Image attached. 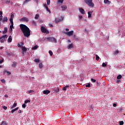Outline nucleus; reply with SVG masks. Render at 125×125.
Returning <instances> with one entry per match:
<instances>
[{
	"mask_svg": "<svg viewBox=\"0 0 125 125\" xmlns=\"http://www.w3.org/2000/svg\"><path fill=\"white\" fill-rule=\"evenodd\" d=\"M46 1L47 5H49L50 4V0H47Z\"/></svg>",
	"mask_w": 125,
	"mask_h": 125,
	"instance_id": "obj_38",
	"label": "nucleus"
},
{
	"mask_svg": "<svg viewBox=\"0 0 125 125\" xmlns=\"http://www.w3.org/2000/svg\"><path fill=\"white\" fill-rule=\"evenodd\" d=\"M61 8L62 9V10H66V9H67V6L63 5L61 6Z\"/></svg>",
	"mask_w": 125,
	"mask_h": 125,
	"instance_id": "obj_21",
	"label": "nucleus"
},
{
	"mask_svg": "<svg viewBox=\"0 0 125 125\" xmlns=\"http://www.w3.org/2000/svg\"><path fill=\"white\" fill-rule=\"evenodd\" d=\"M12 42V37L10 36L8 39V42Z\"/></svg>",
	"mask_w": 125,
	"mask_h": 125,
	"instance_id": "obj_17",
	"label": "nucleus"
},
{
	"mask_svg": "<svg viewBox=\"0 0 125 125\" xmlns=\"http://www.w3.org/2000/svg\"><path fill=\"white\" fill-rule=\"evenodd\" d=\"M18 113L19 114H21V113H22V110H19Z\"/></svg>",
	"mask_w": 125,
	"mask_h": 125,
	"instance_id": "obj_54",
	"label": "nucleus"
},
{
	"mask_svg": "<svg viewBox=\"0 0 125 125\" xmlns=\"http://www.w3.org/2000/svg\"><path fill=\"white\" fill-rule=\"evenodd\" d=\"M44 7H45V8H46V7H48L47 6H46V4H44Z\"/></svg>",
	"mask_w": 125,
	"mask_h": 125,
	"instance_id": "obj_61",
	"label": "nucleus"
},
{
	"mask_svg": "<svg viewBox=\"0 0 125 125\" xmlns=\"http://www.w3.org/2000/svg\"><path fill=\"white\" fill-rule=\"evenodd\" d=\"M10 22H13V19L10 18Z\"/></svg>",
	"mask_w": 125,
	"mask_h": 125,
	"instance_id": "obj_53",
	"label": "nucleus"
},
{
	"mask_svg": "<svg viewBox=\"0 0 125 125\" xmlns=\"http://www.w3.org/2000/svg\"><path fill=\"white\" fill-rule=\"evenodd\" d=\"M92 13H93V11H89L88 12V18H91V15H92Z\"/></svg>",
	"mask_w": 125,
	"mask_h": 125,
	"instance_id": "obj_10",
	"label": "nucleus"
},
{
	"mask_svg": "<svg viewBox=\"0 0 125 125\" xmlns=\"http://www.w3.org/2000/svg\"><path fill=\"white\" fill-rule=\"evenodd\" d=\"M67 88L68 89H69V86L66 85V86H64V87H62V90H63V91H66V90H67Z\"/></svg>",
	"mask_w": 125,
	"mask_h": 125,
	"instance_id": "obj_15",
	"label": "nucleus"
},
{
	"mask_svg": "<svg viewBox=\"0 0 125 125\" xmlns=\"http://www.w3.org/2000/svg\"><path fill=\"white\" fill-rule=\"evenodd\" d=\"M1 83H5V80H4V79H2L1 80Z\"/></svg>",
	"mask_w": 125,
	"mask_h": 125,
	"instance_id": "obj_46",
	"label": "nucleus"
},
{
	"mask_svg": "<svg viewBox=\"0 0 125 125\" xmlns=\"http://www.w3.org/2000/svg\"><path fill=\"white\" fill-rule=\"evenodd\" d=\"M7 35H3L1 37V43H3L4 42H6V39H7Z\"/></svg>",
	"mask_w": 125,
	"mask_h": 125,
	"instance_id": "obj_4",
	"label": "nucleus"
},
{
	"mask_svg": "<svg viewBox=\"0 0 125 125\" xmlns=\"http://www.w3.org/2000/svg\"><path fill=\"white\" fill-rule=\"evenodd\" d=\"M6 54H7V55H8V56H10V55H11V54H10V53H9V52H6Z\"/></svg>",
	"mask_w": 125,
	"mask_h": 125,
	"instance_id": "obj_48",
	"label": "nucleus"
},
{
	"mask_svg": "<svg viewBox=\"0 0 125 125\" xmlns=\"http://www.w3.org/2000/svg\"><path fill=\"white\" fill-rule=\"evenodd\" d=\"M8 21V19L7 18V17H5L2 19V22H3V23H4V22H7Z\"/></svg>",
	"mask_w": 125,
	"mask_h": 125,
	"instance_id": "obj_11",
	"label": "nucleus"
},
{
	"mask_svg": "<svg viewBox=\"0 0 125 125\" xmlns=\"http://www.w3.org/2000/svg\"><path fill=\"white\" fill-rule=\"evenodd\" d=\"M61 21V20H60L59 18L56 19V23H59Z\"/></svg>",
	"mask_w": 125,
	"mask_h": 125,
	"instance_id": "obj_25",
	"label": "nucleus"
},
{
	"mask_svg": "<svg viewBox=\"0 0 125 125\" xmlns=\"http://www.w3.org/2000/svg\"><path fill=\"white\" fill-rule=\"evenodd\" d=\"M13 25H14V23H13V22H11V25H10V27L13 28Z\"/></svg>",
	"mask_w": 125,
	"mask_h": 125,
	"instance_id": "obj_47",
	"label": "nucleus"
},
{
	"mask_svg": "<svg viewBox=\"0 0 125 125\" xmlns=\"http://www.w3.org/2000/svg\"><path fill=\"white\" fill-rule=\"evenodd\" d=\"M120 82H121V80H117V83H120Z\"/></svg>",
	"mask_w": 125,
	"mask_h": 125,
	"instance_id": "obj_56",
	"label": "nucleus"
},
{
	"mask_svg": "<svg viewBox=\"0 0 125 125\" xmlns=\"http://www.w3.org/2000/svg\"><path fill=\"white\" fill-rule=\"evenodd\" d=\"M11 18H12V19H13V18H14V14H12L11 15Z\"/></svg>",
	"mask_w": 125,
	"mask_h": 125,
	"instance_id": "obj_51",
	"label": "nucleus"
},
{
	"mask_svg": "<svg viewBox=\"0 0 125 125\" xmlns=\"http://www.w3.org/2000/svg\"><path fill=\"white\" fill-rule=\"evenodd\" d=\"M73 47H74V44L73 43L69 44L67 46L68 49H71V48H73Z\"/></svg>",
	"mask_w": 125,
	"mask_h": 125,
	"instance_id": "obj_9",
	"label": "nucleus"
},
{
	"mask_svg": "<svg viewBox=\"0 0 125 125\" xmlns=\"http://www.w3.org/2000/svg\"><path fill=\"white\" fill-rule=\"evenodd\" d=\"M28 93H32L33 92H35V90H30L28 91Z\"/></svg>",
	"mask_w": 125,
	"mask_h": 125,
	"instance_id": "obj_35",
	"label": "nucleus"
},
{
	"mask_svg": "<svg viewBox=\"0 0 125 125\" xmlns=\"http://www.w3.org/2000/svg\"><path fill=\"white\" fill-rule=\"evenodd\" d=\"M38 48V45H35L32 47V50H35Z\"/></svg>",
	"mask_w": 125,
	"mask_h": 125,
	"instance_id": "obj_31",
	"label": "nucleus"
},
{
	"mask_svg": "<svg viewBox=\"0 0 125 125\" xmlns=\"http://www.w3.org/2000/svg\"><path fill=\"white\" fill-rule=\"evenodd\" d=\"M2 48H3V46L0 47V50H2Z\"/></svg>",
	"mask_w": 125,
	"mask_h": 125,
	"instance_id": "obj_63",
	"label": "nucleus"
},
{
	"mask_svg": "<svg viewBox=\"0 0 125 125\" xmlns=\"http://www.w3.org/2000/svg\"><path fill=\"white\" fill-rule=\"evenodd\" d=\"M113 107H116L117 106V104H113Z\"/></svg>",
	"mask_w": 125,
	"mask_h": 125,
	"instance_id": "obj_55",
	"label": "nucleus"
},
{
	"mask_svg": "<svg viewBox=\"0 0 125 125\" xmlns=\"http://www.w3.org/2000/svg\"><path fill=\"white\" fill-rule=\"evenodd\" d=\"M79 11L81 14H85V11H84V10H83V8H80Z\"/></svg>",
	"mask_w": 125,
	"mask_h": 125,
	"instance_id": "obj_8",
	"label": "nucleus"
},
{
	"mask_svg": "<svg viewBox=\"0 0 125 125\" xmlns=\"http://www.w3.org/2000/svg\"><path fill=\"white\" fill-rule=\"evenodd\" d=\"M6 125L7 124H6V122H5V121H2L0 125Z\"/></svg>",
	"mask_w": 125,
	"mask_h": 125,
	"instance_id": "obj_33",
	"label": "nucleus"
},
{
	"mask_svg": "<svg viewBox=\"0 0 125 125\" xmlns=\"http://www.w3.org/2000/svg\"><path fill=\"white\" fill-rule=\"evenodd\" d=\"M20 21H23V22H29V19L26 17H23L20 19Z\"/></svg>",
	"mask_w": 125,
	"mask_h": 125,
	"instance_id": "obj_6",
	"label": "nucleus"
},
{
	"mask_svg": "<svg viewBox=\"0 0 125 125\" xmlns=\"http://www.w3.org/2000/svg\"><path fill=\"white\" fill-rule=\"evenodd\" d=\"M32 24L33 25H34L35 26H37V23H36V21H32Z\"/></svg>",
	"mask_w": 125,
	"mask_h": 125,
	"instance_id": "obj_32",
	"label": "nucleus"
},
{
	"mask_svg": "<svg viewBox=\"0 0 125 125\" xmlns=\"http://www.w3.org/2000/svg\"><path fill=\"white\" fill-rule=\"evenodd\" d=\"M49 54H50V56H52V55H53V53L51 50L49 51Z\"/></svg>",
	"mask_w": 125,
	"mask_h": 125,
	"instance_id": "obj_34",
	"label": "nucleus"
},
{
	"mask_svg": "<svg viewBox=\"0 0 125 125\" xmlns=\"http://www.w3.org/2000/svg\"><path fill=\"white\" fill-rule=\"evenodd\" d=\"M41 32H42V33H43L44 34H45V33L48 34V33H49V32H48V30L45 29V27L43 26H41Z\"/></svg>",
	"mask_w": 125,
	"mask_h": 125,
	"instance_id": "obj_5",
	"label": "nucleus"
},
{
	"mask_svg": "<svg viewBox=\"0 0 125 125\" xmlns=\"http://www.w3.org/2000/svg\"><path fill=\"white\" fill-rule=\"evenodd\" d=\"M46 9L48 12H49V13H51V12H50V10H49V9L48 8V7H46Z\"/></svg>",
	"mask_w": 125,
	"mask_h": 125,
	"instance_id": "obj_44",
	"label": "nucleus"
},
{
	"mask_svg": "<svg viewBox=\"0 0 125 125\" xmlns=\"http://www.w3.org/2000/svg\"><path fill=\"white\" fill-rule=\"evenodd\" d=\"M17 106V103H14L12 106L11 107V109H13L14 108H15Z\"/></svg>",
	"mask_w": 125,
	"mask_h": 125,
	"instance_id": "obj_23",
	"label": "nucleus"
},
{
	"mask_svg": "<svg viewBox=\"0 0 125 125\" xmlns=\"http://www.w3.org/2000/svg\"><path fill=\"white\" fill-rule=\"evenodd\" d=\"M46 40L47 42H52L56 43L57 42V40L54 37H50L46 38Z\"/></svg>",
	"mask_w": 125,
	"mask_h": 125,
	"instance_id": "obj_3",
	"label": "nucleus"
},
{
	"mask_svg": "<svg viewBox=\"0 0 125 125\" xmlns=\"http://www.w3.org/2000/svg\"><path fill=\"white\" fill-rule=\"evenodd\" d=\"M49 26H50V27H53V25H52V24H49Z\"/></svg>",
	"mask_w": 125,
	"mask_h": 125,
	"instance_id": "obj_62",
	"label": "nucleus"
},
{
	"mask_svg": "<svg viewBox=\"0 0 125 125\" xmlns=\"http://www.w3.org/2000/svg\"><path fill=\"white\" fill-rule=\"evenodd\" d=\"M24 45V43L23 42H21L20 44H18V46L19 47H21Z\"/></svg>",
	"mask_w": 125,
	"mask_h": 125,
	"instance_id": "obj_24",
	"label": "nucleus"
},
{
	"mask_svg": "<svg viewBox=\"0 0 125 125\" xmlns=\"http://www.w3.org/2000/svg\"><path fill=\"white\" fill-rule=\"evenodd\" d=\"M13 28V27H11L10 26V28H9V33H12V28Z\"/></svg>",
	"mask_w": 125,
	"mask_h": 125,
	"instance_id": "obj_37",
	"label": "nucleus"
},
{
	"mask_svg": "<svg viewBox=\"0 0 125 125\" xmlns=\"http://www.w3.org/2000/svg\"><path fill=\"white\" fill-rule=\"evenodd\" d=\"M65 35H66L67 36H73V34H74V31H69L68 32H65Z\"/></svg>",
	"mask_w": 125,
	"mask_h": 125,
	"instance_id": "obj_7",
	"label": "nucleus"
},
{
	"mask_svg": "<svg viewBox=\"0 0 125 125\" xmlns=\"http://www.w3.org/2000/svg\"><path fill=\"white\" fill-rule=\"evenodd\" d=\"M2 108H3V109H4V110H7V107L5 106V105L2 106Z\"/></svg>",
	"mask_w": 125,
	"mask_h": 125,
	"instance_id": "obj_40",
	"label": "nucleus"
},
{
	"mask_svg": "<svg viewBox=\"0 0 125 125\" xmlns=\"http://www.w3.org/2000/svg\"><path fill=\"white\" fill-rule=\"evenodd\" d=\"M104 3H105V4H111V1H110L109 0H104Z\"/></svg>",
	"mask_w": 125,
	"mask_h": 125,
	"instance_id": "obj_12",
	"label": "nucleus"
},
{
	"mask_svg": "<svg viewBox=\"0 0 125 125\" xmlns=\"http://www.w3.org/2000/svg\"><path fill=\"white\" fill-rule=\"evenodd\" d=\"M3 61H4V60L2 59L1 61H0V64L3 63Z\"/></svg>",
	"mask_w": 125,
	"mask_h": 125,
	"instance_id": "obj_49",
	"label": "nucleus"
},
{
	"mask_svg": "<svg viewBox=\"0 0 125 125\" xmlns=\"http://www.w3.org/2000/svg\"><path fill=\"white\" fill-rule=\"evenodd\" d=\"M5 97H8V95L7 94L5 95Z\"/></svg>",
	"mask_w": 125,
	"mask_h": 125,
	"instance_id": "obj_64",
	"label": "nucleus"
},
{
	"mask_svg": "<svg viewBox=\"0 0 125 125\" xmlns=\"http://www.w3.org/2000/svg\"><path fill=\"white\" fill-rule=\"evenodd\" d=\"M22 108H24V109H25V108H26V104H23L22 105Z\"/></svg>",
	"mask_w": 125,
	"mask_h": 125,
	"instance_id": "obj_45",
	"label": "nucleus"
},
{
	"mask_svg": "<svg viewBox=\"0 0 125 125\" xmlns=\"http://www.w3.org/2000/svg\"><path fill=\"white\" fill-rule=\"evenodd\" d=\"M86 87H90V83H88V84L85 85Z\"/></svg>",
	"mask_w": 125,
	"mask_h": 125,
	"instance_id": "obj_42",
	"label": "nucleus"
},
{
	"mask_svg": "<svg viewBox=\"0 0 125 125\" xmlns=\"http://www.w3.org/2000/svg\"><path fill=\"white\" fill-rule=\"evenodd\" d=\"M119 52H120V51H119V50H117L116 51H114V52L113 53V55H118V54H119Z\"/></svg>",
	"mask_w": 125,
	"mask_h": 125,
	"instance_id": "obj_20",
	"label": "nucleus"
},
{
	"mask_svg": "<svg viewBox=\"0 0 125 125\" xmlns=\"http://www.w3.org/2000/svg\"><path fill=\"white\" fill-rule=\"evenodd\" d=\"M7 33V27H4V31H2V34H6Z\"/></svg>",
	"mask_w": 125,
	"mask_h": 125,
	"instance_id": "obj_19",
	"label": "nucleus"
},
{
	"mask_svg": "<svg viewBox=\"0 0 125 125\" xmlns=\"http://www.w3.org/2000/svg\"><path fill=\"white\" fill-rule=\"evenodd\" d=\"M54 93H58L59 92V88H55L54 89Z\"/></svg>",
	"mask_w": 125,
	"mask_h": 125,
	"instance_id": "obj_13",
	"label": "nucleus"
},
{
	"mask_svg": "<svg viewBox=\"0 0 125 125\" xmlns=\"http://www.w3.org/2000/svg\"><path fill=\"white\" fill-rule=\"evenodd\" d=\"M31 0H25L24 2H23L24 4L26 3V2H28V1H30Z\"/></svg>",
	"mask_w": 125,
	"mask_h": 125,
	"instance_id": "obj_50",
	"label": "nucleus"
},
{
	"mask_svg": "<svg viewBox=\"0 0 125 125\" xmlns=\"http://www.w3.org/2000/svg\"><path fill=\"white\" fill-rule=\"evenodd\" d=\"M20 27L24 37L29 38L31 35V30H30V28H29L26 25L23 24H20Z\"/></svg>",
	"mask_w": 125,
	"mask_h": 125,
	"instance_id": "obj_1",
	"label": "nucleus"
},
{
	"mask_svg": "<svg viewBox=\"0 0 125 125\" xmlns=\"http://www.w3.org/2000/svg\"><path fill=\"white\" fill-rule=\"evenodd\" d=\"M91 81L92 83H95V82H96V80L94 79H93V78H92V79H91Z\"/></svg>",
	"mask_w": 125,
	"mask_h": 125,
	"instance_id": "obj_41",
	"label": "nucleus"
},
{
	"mask_svg": "<svg viewBox=\"0 0 125 125\" xmlns=\"http://www.w3.org/2000/svg\"><path fill=\"white\" fill-rule=\"evenodd\" d=\"M122 75H119L117 77V80H121V79H122Z\"/></svg>",
	"mask_w": 125,
	"mask_h": 125,
	"instance_id": "obj_27",
	"label": "nucleus"
},
{
	"mask_svg": "<svg viewBox=\"0 0 125 125\" xmlns=\"http://www.w3.org/2000/svg\"><path fill=\"white\" fill-rule=\"evenodd\" d=\"M7 75H9V76L11 75V73L9 71H7Z\"/></svg>",
	"mask_w": 125,
	"mask_h": 125,
	"instance_id": "obj_52",
	"label": "nucleus"
},
{
	"mask_svg": "<svg viewBox=\"0 0 125 125\" xmlns=\"http://www.w3.org/2000/svg\"><path fill=\"white\" fill-rule=\"evenodd\" d=\"M84 1L89 7H94V3L92 2V0H84Z\"/></svg>",
	"mask_w": 125,
	"mask_h": 125,
	"instance_id": "obj_2",
	"label": "nucleus"
},
{
	"mask_svg": "<svg viewBox=\"0 0 125 125\" xmlns=\"http://www.w3.org/2000/svg\"><path fill=\"white\" fill-rule=\"evenodd\" d=\"M63 1H64V0H58V2L60 3H63Z\"/></svg>",
	"mask_w": 125,
	"mask_h": 125,
	"instance_id": "obj_36",
	"label": "nucleus"
},
{
	"mask_svg": "<svg viewBox=\"0 0 125 125\" xmlns=\"http://www.w3.org/2000/svg\"><path fill=\"white\" fill-rule=\"evenodd\" d=\"M31 102L30 100H27L24 101V104H27V103H30Z\"/></svg>",
	"mask_w": 125,
	"mask_h": 125,
	"instance_id": "obj_30",
	"label": "nucleus"
},
{
	"mask_svg": "<svg viewBox=\"0 0 125 125\" xmlns=\"http://www.w3.org/2000/svg\"><path fill=\"white\" fill-rule=\"evenodd\" d=\"M120 125H124V121H120L119 122Z\"/></svg>",
	"mask_w": 125,
	"mask_h": 125,
	"instance_id": "obj_43",
	"label": "nucleus"
},
{
	"mask_svg": "<svg viewBox=\"0 0 125 125\" xmlns=\"http://www.w3.org/2000/svg\"><path fill=\"white\" fill-rule=\"evenodd\" d=\"M0 16H2V12H1V11H0Z\"/></svg>",
	"mask_w": 125,
	"mask_h": 125,
	"instance_id": "obj_57",
	"label": "nucleus"
},
{
	"mask_svg": "<svg viewBox=\"0 0 125 125\" xmlns=\"http://www.w3.org/2000/svg\"><path fill=\"white\" fill-rule=\"evenodd\" d=\"M34 62L36 63H40V59H37L34 60Z\"/></svg>",
	"mask_w": 125,
	"mask_h": 125,
	"instance_id": "obj_28",
	"label": "nucleus"
},
{
	"mask_svg": "<svg viewBox=\"0 0 125 125\" xmlns=\"http://www.w3.org/2000/svg\"><path fill=\"white\" fill-rule=\"evenodd\" d=\"M102 66L103 67H106L107 66V64L105 63L104 62H103L102 64Z\"/></svg>",
	"mask_w": 125,
	"mask_h": 125,
	"instance_id": "obj_39",
	"label": "nucleus"
},
{
	"mask_svg": "<svg viewBox=\"0 0 125 125\" xmlns=\"http://www.w3.org/2000/svg\"><path fill=\"white\" fill-rule=\"evenodd\" d=\"M100 59V58L99 56H98L97 55H96V60H97V61H99Z\"/></svg>",
	"mask_w": 125,
	"mask_h": 125,
	"instance_id": "obj_29",
	"label": "nucleus"
},
{
	"mask_svg": "<svg viewBox=\"0 0 125 125\" xmlns=\"http://www.w3.org/2000/svg\"><path fill=\"white\" fill-rule=\"evenodd\" d=\"M65 31H66V32H69V29L66 28Z\"/></svg>",
	"mask_w": 125,
	"mask_h": 125,
	"instance_id": "obj_60",
	"label": "nucleus"
},
{
	"mask_svg": "<svg viewBox=\"0 0 125 125\" xmlns=\"http://www.w3.org/2000/svg\"><path fill=\"white\" fill-rule=\"evenodd\" d=\"M39 67L40 69H42V67H43V64H42V63L40 62L39 63Z\"/></svg>",
	"mask_w": 125,
	"mask_h": 125,
	"instance_id": "obj_18",
	"label": "nucleus"
},
{
	"mask_svg": "<svg viewBox=\"0 0 125 125\" xmlns=\"http://www.w3.org/2000/svg\"><path fill=\"white\" fill-rule=\"evenodd\" d=\"M39 17H40V15L36 14L35 17V19H36V20H38V19H39Z\"/></svg>",
	"mask_w": 125,
	"mask_h": 125,
	"instance_id": "obj_26",
	"label": "nucleus"
},
{
	"mask_svg": "<svg viewBox=\"0 0 125 125\" xmlns=\"http://www.w3.org/2000/svg\"><path fill=\"white\" fill-rule=\"evenodd\" d=\"M15 112V111H14V109H13V110H11V113H12V114H13V113Z\"/></svg>",
	"mask_w": 125,
	"mask_h": 125,
	"instance_id": "obj_58",
	"label": "nucleus"
},
{
	"mask_svg": "<svg viewBox=\"0 0 125 125\" xmlns=\"http://www.w3.org/2000/svg\"><path fill=\"white\" fill-rule=\"evenodd\" d=\"M16 66H17V63L16 62H13V64H12V67L15 68Z\"/></svg>",
	"mask_w": 125,
	"mask_h": 125,
	"instance_id": "obj_22",
	"label": "nucleus"
},
{
	"mask_svg": "<svg viewBox=\"0 0 125 125\" xmlns=\"http://www.w3.org/2000/svg\"><path fill=\"white\" fill-rule=\"evenodd\" d=\"M21 50L22 52H26V51L27 50V48H26V47L25 46H23L21 48Z\"/></svg>",
	"mask_w": 125,
	"mask_h": 125,
	"instance_id": "obj_16",
	"label": "nucleus"
},
{
	"mask_svg": "<svg viewBox=\"0 0 125 125\" xmlns=\"http://www.w3.org/2000/svg\"><path fill=\"white\" fill-rule=\"evenodd\" d=\"M79 18H80V19H83V16H79Z\"/></svg>",
	"mask_w": 125,
	"mask_h": 125,
	"instance_id": "obj_59",
	"label": "nucleus"
},
{
	"mask_svg": "<svg viewBox=\"0 0 125 125\" xmlns=\"http://www.w3.org/2000/svg\"><path fill=\"white\" fill-rule=\"evenodd\" d=\"M43 93V94H48L49 93H50V91L48 90H44Z\"/></svg>",
	"mask_w": 125,
	"mask_h": 125,
	"instance_id": "obj_14",
	"label": "nucleus"
}]
</instances>
